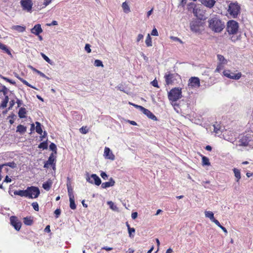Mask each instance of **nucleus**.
Wrapping results in <instances>:
<instances>
[{
  "instance_id": "nucleus-1",
  "label": "nucleus",
  "mask_w": 253,
  "mask_h": 253,
  "mask_svg": "<svg viewBox=\"0 0 253 253\" xmlns=\"http://www.w3.org/2000/svg\"><path fill=\"white\" fill-rule=\"evenodd\" d=\"M209 27L215 33L221 32L224 29V23L217 17H214L209 19Z\"/></svg>"
},
{
  "instance_id": "nucleus-2",
  "label": "nucleus",
  "mask_w": 253,
  "mask_h": 253,
  "mask_svg": "<svg viewBox=\"0 0 253 253\" xmlns=\"http://www.w3.org/2000/svg\"><path fill=\"white\" fill-rule=\"evenodd\" d=\"M168 98L172 102H175L182 98L181 88L179 87H174L171 89L168 92Z\"/></svg>"
},
{
  "instance_id": "nucleus-3",
  "label": "nucleus",
  "mask_w": 253,
  "mask_h": 253,
  "mask_svg": "<svg viewBox=\"0 0 253 253\" xmlns=\"http://www.w3.org/2000/svg\"><path fill=\"white\" fill-rule=\"evenodd\" d=\"M190 30L194 33H200L203 30V25L201 21L195 19L190 24Z\"/></svg>"
},
{
  "instance_id": "nucleus-4",
  "label": "nucleus",
  "mask_w": 253,
  "mask_h": 253,
  "mask_svg": "<svg viewBox=\"0 0 253 253\" xmlns=\"http://www.w3.org/2000/svg\"><path fill=\"white\" fill-rule=\"evenodd\" d=\"M240 11V6L238 2H231L228 5V12L233 17L236 18Z\"/></svg>"
},
{
  "instance_id": "nucleus-5",
  "label": "nucleus",
  "mask_w": 253,
  "mask_h": 253,
  "mask_svg": "<svg viewBox=\"0 0 253 253\" xmlns=\"http://www.w3.org/2000/svg\"><path fill=\"white\" fill-rule=\"evenodd\" d=\"M239 29L238 22L234 20H230L227 22L226 30L229 34H236Z\"/></svg>"
},
{
  "instance_id": "nucleus-6",
  "label": "nucleus",
  "mask_w": 253,
  "mask_h": 253,
  "mask_svg": "<svg viewBox=\"0 0 253 253\" xmlns=\"http://www.w3.org/2000/svg\"><path fill=\"white\" fill-rule=\"evenodd\" d=\"M193 13L198 19L201 20L206 18V11L203 8L195 6L193 8Z\"/></svg>"
},
{
  "instance_id": "nucleus-7",
  "label": "nucleus",
  "mask_w": 253,
  "mask_h": 253,
  "mask_svg": "<svg viewBox=\"0 0 253 253\" xmlns=\"http://www.w3.org/2000/svg\"><path fill=\"white\" fill-rule=\"evenodd\" d=\"M27 197L31 199L37 198L40 194V191L37 187H28L27 188Z\"/></svg>"
},
{
  "instance_id": "nucleus-8",
  "label": "nucleus",
  "mask_w": 253,
  "mask_h": 253,
  "mask_svg": "<svg viewBox=\"0 0 253 253\" xmlns=\"http://www.w3.org/2000/svg\"><path fill=\"white\" fill-rule=\"evenodd\" d=\"M86 180L89 183L91 184H94L97 186H99L101 183L100 178L96 174H92L89 176V174L87 173Z\"/></svg>"
},
{
  "instance_id": "nucleus-9",
  "label": "nucleus",
  "mask_w": 253,
  "mask_h": 253,
  "mask_svg": "<svg viewBox=\"0 0 253 253\" xmlns=\"http://www.w3.org/2000/svg\"><path fill=\"white\" fill-rule=\"evenodd\" d=\"M223 74L224 76L227 77L228 78L235 80H238L241 78L242 76V73L241 72H239L236 74L235 73L232 72L229 70H224L223 72Z\"/></svg>"
},
{
  "instance_id": "nucleus-10",
  "label": "nucleus",
  "mask_w": 253,
  "mask_h": 253,
  "mask_svg": "<svg viewBox=\"0 0 253 253\" xmlns=\"http://www.w3.org/2000/svg\"><path fill=\"white\" fill-rule=\"evenodd\" d=\"M200 86V79L198 77H191L189 79L188 86L189 88H198Z\"/></svg>"
},
{
  "instance_id": "nucleus-11",
  "label": "nucleus",
  "mask_w": 253,
  "mask_h": 253,
  "mask_svg": "<svg viewBox=\"0 0 253 253\" xmlns=\"http://www.w3.org/2000/svg\"><path fill=\"white\" fill-rule=\"evenodd\" d=\"M177 76V74L169 73L166 74L165 75V82L167 85H169L172 84L174 81L176 80V77Z\"/></svg>"
},
{
  "instance_id": "nucleus-12",
  "label": "nucleus",
  "mask_w": 253,
  "mask_h": 253,
  "mask_svg": "<svg viewBox=\"0 0 253 253\" xmlns=\"http://www.w3.org/2000/svg\"><path fill=\"white\" fill-rule=\"evenodd\" d=\"M20 3L23 10L28 12L31 11L33 4L32 0H21Z\"/></svg>"
},
{
  "instance_id": "nucleus-13",
  "label": "nucleus",
  "mask_w": 253,
  "mask_h": 253,
  "mask_svg": "<svg viewBox=\"0 0 253 253\" xmlns=\"http://www.w3.org/2000/svg\"><path fill=\"white\" fill-rule=\"evenodd\" d=\"M10 223L14 227L15 230L19 231L21 227V222L19 221L15 216H12L10 218Z\"/></svg>"
},
{
  "instance_id": "nucleus-14",
  "label": "nucleus",
  "mask_w": 253,
  "mask_h": 253,
  "mask_svg": "<svg viewBox=\"0 0 253 253\" xmlns=\"http://www.w3.org/2000/svg\"><path fill=\"white\" fill-rule=\"evenodd\" d=\"M104 156L105 158L110 159L111 160H114L115 158V156L113 154L112 152L108 147H105L104 149Z\"/></svg>"
},
{
  "instance_id": "nucleus-15",
  "label": "nucleus",
  "mask_w": 253,
  "mask_h": 253,
  "mask_svg": "<svg viewBox=\"0 0 253 253\" xmlns=\"http://www.w3.org/2000/svg\"><path fill=\"white\" fill-rule=\"evenodd\" d=\"M42 31L43 30L41 27V25L39 24L35 25L31 30V32L36 36H39Z\"/></svg>"
},
{
  "instance_id": "nucleus-16",
  "label": "nucleus",
  "mask_w": 253,
  "mask_h": 253,
  "mask_svg": "<svg viewBox=\"0 0 253 253\" xmlns=\"http://www.w3.org/2000/svg\"><path fill=\"white\" fill-rule=\"evenodd\" d=\"M201 3L205 6L211 8L214 5L215 0H200Z\"/></svg>"
},
{
  "instance_id": "nucleus-17",
  "label": "nucleus",
  "mask_w": 253,
  "mask_h": 253,
  "mask_svg": "<svg viewBox=\"0 0 253 253\" xmlns=\"http://www.w3.org/2000/svg\"><path fill=\"white\" fill-rule=\"evenodd\" d=\"M141 111L145 115H146L149 119L153 120L154 121L157 120V117L149 110L143 107Z\"/></svg>"
},
{
  "instance_id": "nucleus-18",
  "label": "nucleus",
  "mask_w": 253,
  "mask_h": 253,
  "mask_svg": "<svg viewBox=\"0 0 253 253\" xmlns=\"http://www.w3.org/2000/svg\"><path fill=\"white\" fill-rule=\"evenodd\" d=\"M115 182L113 178H110L109 181L108 182H103L101 184V187L102 188H107L109 187H112L114 185Z\"/></svg>"
},
{
  "instance_id": "nucleus-19",
  "label": "nucleus",
  "mask_w": 253,
  "mask_h": 253,
  "mask_svg": "<svg viewBox=\"0 0 253 253\" xmlns=\"http://www.w3.org/2000/svg\"><path fill=\"white\" fill-rule=\"evenodd\" d=\"M27 193H28L27 188L26 190H20L18 191H15L14 192V194L15 195H19L21 197H27V196H28Z\"/></svg>"
},
{
  "instance_id": "nucleus-20",
  "label": "nucleus",
  "mask_w": 253,
  "mask_h": 253,
  "mask_svg": "<svg viewBox=\"0 0 253 253\" xmlns=\"http://www.w3.org/2000/svg\"><path fill=\"white\" fill-rule=\"evenodd\" d=\"M205 214L206 217L210 218V219L213 222H214V221L217 220L214 218V214L212 211H205Z\"/></svg>"
},
{
  "instance_id": "nucleus-21",
  "label": "nucleus",
  "mask_w": 253,
  "mask_h": 253,
  "mask_svg": "<svg viewBox=\"0 0 253 253\" xmlns=\"http://www.w3.org/2000/svg\"><path fill=\"white\" fill-rule=\"evenodd\" d=\"M11 29L17 31L20 33H22L25 31L26 27L20 25H13L11 27Z\"/></svg>"
},
{
  "instance_id": "nucleus-22",
  "label": "nucleus",
  "mask_w": 253,
  "mask_h": 253,
  "mask_svg": "<svg viewBox=\"0 0 253 253\" xmlns=\"http://www.w3.org/2000/svg\"><path fill=\"white\" fill-rule=\"evenodd\" d=\"M27 113V111L25 108L21 107L19 109V110L18 111V116L20 118H25L26 114Z\"/></svg>"
},
{
  "instance_id": "nucleus-23",
  "label": "nucleus",
  "mask_w": 253,
  "mask_h": 253,
  "mask_svg": "<svg viewBox=\"0 0 253 253\" xmlns=\"http://www.w3.org/2000/svg\"><path fill=\"white\" fill-rule=\"evenodd\" d=\"M67 187L68 189V193L69 198H73L74 197L73 194V189L71 186V184L70 182H67Z\"/></svg>"
},
{
  "instance_id": "nucleus-24",
  "label": "nucleus",
  "mask_w": 253,
  "mask_h": 253,
  "mask_svg": "<svg viewBox=\"0 0 253 253\" xmlns=\"http://www.w3.org/2000/svg\"><path fill=\"white\" fill-rule=\"evenodd\" d=\"M27 130L26 127L22 125H19L17 126L16 131L19 132L21 134L24 133Z\"/></svg>"
},
{
  "instance_id": "nucleus-25",
  "label": "nucleus",
  "mask_w": 253,
  "mask_h": 253,
  "mask_svg": "<svg viewBox=\"0 0 253 253\" xmlns=\"http://www.w3.org/2000/svg\"><path fill=\"white\" fill-rule=\"evenodd\" d=\"M233 171H234V175H235V176L236 178V182H238L240 179L241 178V173H240V171L239 169H236V168H234L233 169Z\"/></svg>"
},
{
  "instance_id": "nucleus-26",
  "label": "nucleus",
  "mask_w": 253,
  "mask_h": 253,
  "mask_svg": "<svg viewBox=\"0 0 253 253\" xmlns=\"http://www.w3.org/2000/svg\"><path fill=\"white\" fill-rule=\"evenodd\" d=\"M23 222L26 225H31L33 220L31 217H26L23 218Z\"/></svg>"
},
{
  "instance_id": "nucleus-27",
  "label": "nucleus",
  "mask_w": 253,
  "mask_h": 253,
  "mask_svg": "<svg viewBox=\"0 0 253 253\" xmlns=\"http://www.w3.org/2000/svg\"><path fill=\"white\" fill-rule=\"evenodd\" d=\"M122 8L124 12L126 13H128L130 11V9L128 3L126 2H124L122 4Z\"/></svg>"
},
{
  "instance_id": "nucleus-28",
  "label": "nucleus",
  "mask_w": 253,
  "mask_h": 253,
  "mask_svg": "<svg viewBox=\"0 0 253 253\" xmlns=\"http://www.w3.org/2000/svg\"><path fill=\"white\" fill-rule=\"evenodd\" d=\"M36 131L38 134L41 135L42 133V128L41 124L39 122H36Z\"/></svg>"
},
{
  "instance_id": "nucleus-29",
  "label": "nucleus",
  "mask_w": 253,
  "mask_h": 253,
  "mask_svg": "<svg viewBox=\"0 0 253 253\" xmlns=\"http://www.w3.org/2000/svg\"><path fill=\"white\" fill-rule=\"evenodd\" d=\"M54 161H55V158L54 157L53 154L52 153L49 157L48 159L46 161V162L49 165H52L54 164V167H53V169H54V168H55V164H54Z\"/></svg>"
},
{
  "instance_id": "nucleus-30",
  "label": "nucleus",
  "mask_w": 253,
  "mask_h": 253,
  "mask_svg": "<svg viewBox=\"0 0 253 253\" xmlns=\"http://www.w3.org/2000/svg\"><path fill=\"white\" fill-rule=\"evenodd\" d=\"M107 204L109 206L111 209L114 211H119V209L116 205L112 201H108Z\"/></svg>"
},
{
  "instance_id": "nucleus-31",
  "label": "nucleus",
  "mask_w": 253,
  "mask_h": 253,
  "mask_svg": "<svg viewBox=\"0 0 253 253\" xmlns=\"http://www.w3.org/2000/svg\"><path fill=\"white\" fill-rule=\"evenodd\" d=\"M51 182L48 180L42 184V187L45 190L48 191L51 186Z\"/></svg>"
},
{
  "instance_id": "nucleus-32",
  "label": "nucleus",
  "mask_w": 253,
  "mask_h": 253,
  "mask_svg": "<svg viewBox=\"0 0 253 253\" xmlns=\"http://www.w3.org/2000/svg\"><path fill=\"white\" fill-rule=\"evenodd\" d=\"M70 201V207L72 210H75L76 209V205L75 203V198H69Z\"/></svg>"
},
{
  "instance_id": "nucleus-33",
  "label": "nucleus",
  "mask_w": 253,
  "mask_h": 253,
  "mask_svg": "<svg viewBox=\"0 0 253 253\" xmlns=\"http://www.w3.org/2000/svg\"><path fill=\"white\" fill-rule=\"evenodd\" d=\"M9 101V98L7 95H5L4 100L0 104V107L4 108L7 106V104Z\"/></svg>"
},
{
  "instance_id": "nucleus-34",
  "label": "nucleus",
  "mask_w": 253,
  "mask_h": 253,
  "mask_svg": "<svg viewBox=\"0 0 253 253\" xmlns=\"http://www.w3.org/2000/svg\"><path fill=\"white\" fill-rule=\"evenodd\" d=\"M145 43L147 46H152V40H151L150 35L149 34H148V35L146 37V39L145 40Z\"/></svg>"
},
{
  "instance_id": "nucleus-35",
  "label": "nucleus",
  "mask_w": 253,
  "mask_h": 253,
  "mask_svg": "<svg viewBox=\"0 0 253 253\" xmlns=\"http://www.w3.org/2000/svg\"><path fill=\"white\" fill-rule=\"evenodd\" d=\"M22 83H23L24 84L28 86H29L31 88H36L35 87L32 86L31 84L28 83L26 80H24L23 79L19 77L18 76H15Z\"/></svg>"
},
{
  "instance_id": "nucleus-36",
  "label": "nucleus",
  "mask_w": 253,
  "mask_h": 253,
  "mask_svg": "<svg viewBox=\"0 0 253 253\" xmlns=\"http://www.w3.org/2000/svg\"><path fill=\"white\" fill-rule=\"evenodd\" d=\"M202 164L203 166H210V163L208 158L205 156L202 157Z\"/></svg>"
},
{
  "instance_id": "nucleus-37",
  "label": "nucleus",
  "mask_w": 253,
  "mask_h": 253,
  "mask_svg": "<svg viewBox=\"0 0 253 253\" xmlns=\"http://www.w3.org/2000/svg\"><path fill=\"white\" fill-rule=\"evenodd\" d=\"M48 143L47 140L41 143L38 146L39 148H42V149H46L47 148Z\"/></svg>"
},
{
  "instance_id": "nucleus-38",
  "label": "nucleus",
  "mask_w": 253,
  "mask_h": 253,
  "mask_svg": "<svg viewBox=\"0 0 253 253\" xmlns=\"http://www.w3.org/2000/svg\"><path fill=\"white\" fill-rule=\"evenodd\" d=\"M239 143V145L241 146H247L249 144L248 141L246 139L244 138L240 139Z\"/></svg>"
},
{
  "instance_id": "nucleus-39",
  "label": "nucleus",
  "mask_w": 253,
  "mask_h": 253,
  "mask_svg": "<svg viewBox=\"0 0 253 253\" xmlns=\"http://www.w3.org/2000/svg\"><path fill=\"white\" fill-rule=\"evenodd\" d=\"M214 223L220 228L225 234H227L228 232L226 229L224 227L222 226L217 220H215Z\"/></svg>"
},
{
  "instance_id": "nucleus-40",
  "label": "nucleus",
  "mask_w": 253,
  "mask_h": 253,
  "mask_svg": "<svg viewBox=\"0 0 253 253\" xmlns=\"http://www.w3.org/2000/svg\"><path fill=\"white\" fill-rule=\"evenodd\" d=\"M3 165H5V166H8L12 169L15 168L17 167V165L14 162L6 163L3 164Z\"/></svg>"
},
{
  "instance_id": "nucleus-41",
  "label": "nucleus",
  "mask_w": 253,
  "mask_h": 253,
  "mask_svg": "<svg viewBox=\"0 0 253 253\" xmlns=\"http://www.w3.org/2000/svg\"><path fill=\"white\" fill-rule=\"evenodd\" d=\"M135 230L134 228H129V229H128L129 237L130 238H132L134 237V235L133 234H134L135 233Z\"/></svg>"
},
{
  "instance_id": "nucleus-42",
  "label": "nucleus",
  "mask_w": 253,
  "mask_h": 253,
  "mask_svg": "<svg viewBox=\"0 0 253 253\" xmlns=\"http://www.w3.org/2000/svg\"><path fill=\"white\" fill-rule=\"evenodd\" d=\"M94 65L96 67H103L102 62L98 59H96L94 61Z\"/></svg>"
},
{
  "instance_id": "nucleus-43",
  "label": "nucleus",
  "mask_w": 253,
  "mask_h": 253,
  "mask_svg": "<svg viewBox=\"0 0 253 253\" xmlns=\"http://www.w3.org/2000/svg\"><path fill=\"white\" fill-rule=\"evenodd\" d=\"M41 56H42V57L48 63H49L50 64H52V61H51V60L46 56L45 55L44 53H41Z\"/></svg>"
},
{
  "instance_id": "nucleus-44",
  "label": "nucleus",
  "mask_w": 253,
  "mask_h": 253,
  "mask_svg": "<svg viewBox=\"0 0 253 253\" xmlns=\"http://www.w3.org/2000/svg\"><path fill=\"white\" fill-rule=\"evenodd\" d=\"M49 149L52 150V151L54 152V153L56 154L57 153V148L56 145L53 143H51L49 145Z\"/></svg>"
},
{
  "instance_id": "nucleus-45",
  "label": "nucleus",
  "mask_w": 253,
  "mask_h": 253,
  "mask_svg": "<svg viewBox=\"0 0 253 253\" xmlns=\"http://www.w3.org/2000/svg\"><path fill=\"white\" fill-rule=\"evenodd\" d=\"M80 131L83 134H86L88 132V129L87 128L86 126H82L80 129Z\"/></svg>"
},
{
  "instance_id": "nucleus-46",
  "label": "nucleus",
  "mask_w": 253,
  "mask_h": 253,
  "mask_svg": "<svg viewBox=\"0 0 253 253\" xmlns=\"http://www.w3.org/2000/svg\"><path fill=\"white\" fill-rule=\"evenodd\" d=\"M32 206L33 208V209L36 211H39V205L38 204L37 202H33L32 204Z\"/></svg>"
},
{
  "instance_id": "nucleus-47",
  "label": "nucleus",
  "mask_w": 253,
  "mask_h": 253,
  "mask_svg": "<svg viewBox=\"0 0 253 253\" xmlns=\"http://www.w3.org/2000/svg\"><path fill=\"white\" fill-rule=\"evenodd\" d=\"M33 70H34V71H35L36 72H37L39 75H40L41 77H43V78H47V79H49L47 77H46V76H45V74H43V73H42V72H41V71H39V70H38L37 69H34Z\"/></svg>"
},
{
  "instance_id": "nucleus-48",
  "label": "nucleus",
  "mask_w": 253,
  "mask_h": 253,
  "mask_svg": "<svg viewBox=\"0 0 253 253\" xmlns=\"http://www.w3.org/2000/svg\"><path fill=\"white\" fill-rule=\"evenodd\" d=\"M217 58L221 63H225L224 61L225 60V59L223 56L218 54L217 55Z\"/></svg>"
},
{
  "instance_id": "nucleus-49",
  "label": "nucleus",
  "mask_w": 253,
  "mask_h": 253,
  "mask_svg": "<svg viewBox=\"0 0 253 253\" xmlns=\"http://www.w3.org/2000/svg\"><path fill=\"white\" fill-rule=\"evenodd\" d=\"M16 117V116L15 114H12L11 115H10L8 118H10L11 119L9 120V122L11 125H12L14 123V119Z\"/></svg>"
},
{
  "instance_id": "nucleus-50",
  "label": "nucleus",
  "mask_w": 253,
  "mask_h": 253,
  "mask_svg": "<svg viewBox=\"0 0 253 253\" xmlns=\"http://www.w3.org/2000/svg\"><path fill=\"white\" fill-rule=\"evenodd\" d=\"M8 91V89L5 87V86L3 85L2 87V89L0 90L1 92H2L4 95H6V94L7 93V92Z\"/></svg>"
},
{
  "instance_id": "nucleus-51",
  "label": "nucleus",
  "mask_w": 253,
  "mask_h": 253,
  "mask_svg": "<svg viewBox=\"0 0 253 253\" xmlns=\"http://www.w3.org/2000/svg\"><path fill=\"white\" fill-rule=\"evenodd\" d=\"M151 84L154 87H156L158 88L159 87V86L158 85V81L156 79H155L152 82H151Z\"/></svg>"
},
{
  "instance_id": "nucleus-52",
  "label": "nucleus",
  "mask_w": 253,
  "mask_h": 253,
  "mask_svg": "<svg viewBox=\"0 0 253 253\" xmlns=\"http://www.w3.org/2000/svg\"><path fill=\"white\" fill-rule=\"evenodd\" d=\"M151 34V35L154 36H158L159 35L158 31L156 28H154L152 30Z\"/></svg>"
},
{
  "instance_id": "nucleus-53",
  "label": "nucleus",
  "mask_w": 253,
  "mask_h": 253,
  "mask_svg": "<svg viewBox=\"0 0 253 253\" xmlns=\"http://www.w3.org/2000/svg\"><path fill=\"white\" fill-rule=\"evenodd\" d=\"M84 49L87 53L91 52L90 46L89 44H85Z\"/></svg>"
},
{
  "instance_id": "nucleus-54",
  "label": "nucleus",
  "mask_w": 253,
  "mask_h": 253,
  "mask_svg": "<svg viewBox=\"0 0 253 253\" xmlns=\"http://www.w3.org/2000/svg\"><path fill=\"white\" fill-rule=\"evenodd\" d=\"M170 39L175 42H179L180 43H182V41L177 37L171 36L170 37Z\"/></svg>"
},
{
  "instance_id": "nucleus-55",
  "label": "nucleus",
  "mask_w": 253,
  "mask_h": 253,
  "mask_svg": "<svg viewBox=\"0 0 253 253\" xmlns=\"http://www.w3.org/2000/svg\"><path fill=\"white\" fill-rule=\"evenodd\" d=\"M2 78L3 79H4V80H5L6 81H7V82H9L10 83V84H15V82H14V81H12V80L6 78V77H2Z\"/></svg>"
},
{
  "instance_id": "nucleus-56",
  "label": "nucleus",
  "mask_w": 253,
  "mask_h": 253,
  "mask_svg": "<svg viewBox=\"0 0 253 253\" xmlns=\"http://www.w3.org/2000/svg\"><path fill=\"white\" fill-rule=\"evenodd\" d=\"M100 175L103 179L105 180L108 178V175L105 172H101Z\"/></svg>"
},
{
  "instance_id": "nucleus-57",
  "label": "nucleus",
  "mask_w": 253,
  "mask_h": 253,
  "mask_svg": "<svg viewBox=\"0 0 253 253\" xmlns=\"http://www.w3.org/2000/svg\"><path fill=\"white\" fill-rule=\"evenodd\" d=\"M213 127H214L213 131L215 133H218V131L220 130V127H218V126H216L215 125H213Z\"/></svg>"
},
{
  "instance_id": "nucleus-58",
  "label": "nucleus",
  "mask_w": 253,
  "mask_h": 253,
  "mask_svg": "<svg viewBox=\"0 0 253 253\" xmlns=\"http://www.w3.org/2000/svg\"><path fill=\"white\" fill-rule=\"evenodd\" d=\"M144 36L142 34H139L136 39V42H138L140 40L143 39Z\"/></svg>"
},
{
  "instance_id": "nucleus-59",
  "label": "nucleus",
  "mask_w": 253,
  "mask_h": 253,
  "mask_svg": "<svg viewBox=\"0 0 253 253\" xmlns=\"http://www.w3.org/2000/svg\"><path fill=\"white\" fill-rule=\"evenodd\" d=\"M14 104H15L14 100H11L9 102V107H8V109L10 110L13 107Z\"/></svg>"
},
{
  "instance_id": "nucleus-60",
  "label": "nucleus",
  "mask_w": 253,
  "mask_h": 253,
  "mask_svg": "<svg viewBox=\"0 0 253 253\" xmlns=\"http://www.w3.org/2000/svg\"><path fill=\"white\" fill-rule=\"evenodd\" d=\"M54 213L56 214V217H58V216L61 213V211L60 209H56L55 211H54Z\"/></svg>"
},
{
  "instance_id": "nucleus-61",
  "label": "nucleus",
  "mask_w": 253,
  "mask_h": 253,
  "mask_svg": "<svg viewBox=\"0 0 253 253\" xmlns=\"http://www.w3.org/2000/svg\"><path fill=\"white\" fill-rule=\"evenodd\" d=\"M52 0H45L44 3H43L44 7H45L47 5H48L49 3H50L51 2V1Z\"/></svg>"
},
{
  "instance_id": "nucleus-62",
  "label": "nucleus",
  "mask_w": 253,
  "mask_h": 253,
  "mask_svg": "<svg viewBox=\"0 0 253 253\" xmlns=\"http://www.w3.org/2000/svg\"><path fill=\"white\" fill-rule=\"evenodd\" d=\"M137 215H138V214H137V212H132V213H131V218H132L133 219H135V218H137Z\"/></svg>"
},
{
  "instance_id": "nucleus-63",
  "label": "nucleus",
  "mask_w": 253,
  "mask_h": 253,
  "mask_svg": "<svg viewBox=\"0 0 253 253\" xmlns=\"http://www.w3.org/2000/svg\"><path fill=\"white\" fill-rule=\"evenodd\" d=\"M234 189L236 191H238L239 190V186L238 185H237L236 184H234Z\"/></svg>"
},
{
  "instance_id": "nucleus-64",
  "label": "nucleus",
  "mask_w": 253,
  "mask_h": 253,
  "mask_svg": "<svg viewBox=\"0 0 253 253\" xmlns=\"http://www.w3.org/2000/svg\"><path fill=\"white\" fill-rule=\"evenodd\" d=\"M6 47H7V46L1 43L0 42V49L4 50H5L6 49Z\"/></svg>"
}]
</instances>
